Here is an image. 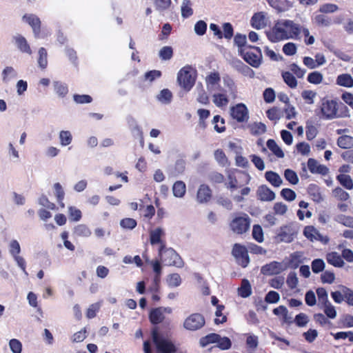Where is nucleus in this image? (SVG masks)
Wrapping results in <instances>:
<instances>
[{
    "mask_svg": "<svg viewBox=\"0 0 353 353\" xmlns=\"http://www.w3.org/2000/svg\"><path fill=\"white\" fill-rule=\"evenodd\" d=\"M212 123L214 124V130L218 133H222L225 131V121L220 115H215L213 117Z\"/></svg>",
    "mask_w": 353,
    "mask_h": 353,
    "instance_id": "nucleus-36",
    "label": "nucleus"
},
{
    "mask_svg": "<svg viewBox=\"0 0 353 353\" xmlns=\"http://www.w3.org/2000/svg\"><path fill=\"white\" fill-rule=\"evenodd\" d=\"M152 341L155 345L157 353H175L177 347L170 339L160 336L157 329L152 332Z\"/></svg>",
    "mask_w": 353,
    "mask_h": 353,
    "instance_id": "nucleus-4",
    "label": "nucleus"
},
{
    "mask_svg": "<svg viewBox=\"0 0 353 353\" xmlns=\"http://www.w3.org/2000/svg\"><path fill=\"white\" fill-rule=\"evenodd\" d=\"M337 145L341 149H352L353 148V137L341 135L336 140Z\"/></svg>",
    "mask_w": 353,
    "mask_h": 353,
    "instance_id": "nucleus-27",
    "label": "nucleus"
},
{
    "mask_svg": "<svg viewBox=\"0 0 353 353\" xmlns=\"http://www.w3.org/2000/svg\"><path fill=\"white\" fill-rule=\"evenodd\" d=\"M223 81L226 88V92L229 93L232 99H235L237 97L238 90L233 79L230 75L225 74L223 77Z\"/></svg>",
    "mask_w": 353,
    "mask_h": 353,
    "instance_id": "nucleus-21",
    "label": "nucleus"
},
{
    "mask_svg": "<svg viewBox=\"0 0 353 353\" xmlns=\"http://www.w3.org/2000/svg\"><path fill=\"white\" fill-rule=\"evenodd\" d=\"M307 168L312 174L326 175L329 172V169L325 165L319 164L316 159L312 158L308 159Z\"/></svg>",
    "mask_w": 353,
    "mask_h": 353,
    "instance_id": "nucleus-20",
    "label": "nucleus"
},
{
    "mask_svg": "<svg viewBox=\"0 0 353 353\" xmlns=\"http://www.w3.org/2000/svg\"><path fill=\"white\" fill-rule=\"evenodd\" d=\"M168 284L171 288L179 286L181 283V279L179 274H171L167 279Z\"/></svg>",
    "mask_w": 353,
    "mask_h": 353,
    "instance_id": "nucleus-61",
    "label": "nucleus"
},
{
    "mask_svg": "<svg viewBox=\"0 0 353 353\" xmlns=\"http://www.w3.org/2000/svg\"><path fill=\"white\" fill-rule=\"evenodd\" d=\"M281 76L283 81L289 88L294 89L297 87L298 81L292 72L289 71H284L282 72Z\"/></svg>",
    "mask_w": 353,
    "mask_h": 353,
    "instance_id": "nucleus-31",
    "label": "nucleus"
},
{
    "mask_svg": "<svg viewBox=\"0 0 353 353\" xmlns=\"http://www.w3.org/2000/svg\"><path fill=\"white\" fill-rule=\"evenodd\" d=\"M68 214L70 219L73 221H79L82 217L81 210L73 206L68 208Z\"/></svg>",
    "mask_w": 353,
    "mask_h": 353,
    "instance_id": "nucleus-59",
    "label": "nucleus"
},
{
    "mask_svg": "<svg viewBox=\"0 0 353 353\" xmlns=\"http://www.w3.org/2000/svg\"><path fill=\"white\" fill-rule=\"evenodd\" d=\"M266 144L268 149L278 158L284 157V152L274 139H268Z\"/></svg>",
    "mask_w": 353,
    "mask_h": 353,
    "instance_id": "nucleus-37",
    "label": "nucleus"
},
{
    "mask_svg": "<svg viewBox=\"0 0 353 353\" xmlns=\"http://www.w3.org/2000/svg\"><path fill=\"white\" fill-rule=\"evenodd\" d=\"M311 268L314 273L318 274L324 270L325 263L323 259H316L312 261Z\"/></svg>",
    "mask_w": 353,
    "mask_h": 353,
    "instance_id": "nucleus-55",
    "label": "nucleus"
},
{
    "mask_svg": "<svg viewBox=\"0 0 353 353\" xmlns=\"http://www.w3.org/2000/svg\"><path fill=\"white\" fill-rule=\"evenodd\" d=\"M214 157L217 162L222 165H225L228 163V158L224 151L221 149L215 150Z\"/></svg>",
    "mask_w": 353,
    "mask_h": 353,
    "instance_id": "nucleus-64",
    "label": "nucleus"
},
{
    "mask_svg": "<svg viewBox=\"0 0 353 353\" xmlns=\"http://www.w3.org/2000/svg\"><path fill=\"white\" fill-rule=\"evenodd\" d=\"M159 256L165 265L179 266L181 257L172 248H165L161 254L159 253Z\"/></svg>",
    "mask_w": 353,
    "mask_h": 353,
    "instance_id": "nucleus-10",
    "label": "nucleus"
},
{
    "mask_svg": "<svg viewBox=\"0 0 353 353\" xmlns=\"http://www.w3.org/2000/svg\"><path fill=\"white\" fill-rule=\"evenodd\" d=\"M321 114V118L325 120L343 118L349 116L347 107L343 103H338L332 99H326L322 101Z\"/></svg>",
    "mask_w": 353,
    "mask_h": 353,
    "instance_id": "nucleus-1",
    "label": "nucleus"
},
{
    "mask_svg": "<svg viewBox=\"0 0 353 353\" xmlns=\"http://www.w3.org/2000/svg\"><path fill=\"white\" fill-rule=\"evenodd\" d=\"M341 288L344 296V301L349 305L353 306V290L344 285H342Z\"/></svg>",
    "mask_w": 353,
    "mask_h": 353,
    "instance_id": "nucleus-60",
    "label": "nucleus"
},
{
    "mask_svg": "<svg viewBox=\"0 0 353 353\" xmlns=\"http://www.w3.org/2000/svg\"><path fill=\"white\" fill-rule=\"evenodd\" d=\"M230 114L238 122H245L249 119L248 110L246 105L242 103L231 107Z\"/></svg>",
    "mask_w": 353,
    "mask_h": 353,
    "instance_id": "nucleus-12",
    "label": "nucleus"
},
{
    "mask_svg": "<svg viewBox=\"0 0 353 353\" xmlns=\"http://www.w3.org/2000/svg\"><path fill=\"white\" fill-rule=\"evenodd\" d=\"M307 193L316 203H320L323 199L320 191V188L316 184L312 183L309 185Z\"/></svg>",
    "mask_w": 353,
    "mask_h": 353,
    "instance_id": "nucleus-26",
    "label": "nucleus"
},
{
    "mask_svg": "<svg viewBox=\"0 0 353 353\" xmlns=\"http://www.w3.org/2000/svg\"><path fill=\"white\" fill-rule=\"evenodd\" d=\"M232 254L236 259L237 263L242 268H246L248 265L250 258L245 246L235 243L233 245Z\"/></svg>",
    "mask_w": 353,
    "mask_h": 353,
    "instance_id": "nucleus-8",
    "label": "nucleus"
},
{
    "mask_svg": "<svg viewBox=\"0 0 353 353\" xmlns=\"http://www.w3.org/2000/svg\"><path fill=\"white\" fill-rule=\"evenodd\" d=\"M323 80V74L319 71H314L308 74L307 81L312 84H320Z\"/></svg>",
    "mask_w": 353,
    "mask_h": 353,
    "instance_id": "nucleus-41",
    "label": "nucleus"
},
{
    "mask_svg": "<svg viewBox=\"0 0 353 353\" xmlns=\"http://www.w3.org/2000/svg\"><path fill=\"white\" fill-rule=\"evenodd\" d=\"M225 309L223 305H218L216 310L215 312L216 318L214 319V323L216 325L224 323L227 321V316L223 314V311Z\"/></svg>",
    "mask_w": 353,
    "mask_h": 353,
    "instance_id": "nucleus-43",
    "label": "nucleus"
},
{
    "mask_svg": "<svg viewBox=\"0 0 353 353\" xmlns=\"http://www.w3.org/2000/svg\"><path fill=\"white\" fill-rule=\"evenodd\" d=\"M221 77L218 72H210L205 77V83L208 88L219 85Z\"/></svg>",
    "mask_w": 353,
    "mask_h": 353,
    "instance_id": "nucleus-33",
    "label": "nucleus"
},
{
    "mask_svg": "<svg viewBox=\"0 0 353 353\" xmlns=\"http://www.w3.org/2000/svg\"><path fill=\"white\" fill-rule=\"evenodd\" d=\"M54 188L58 203L60 204L61 208H64L65 205L63 203V200L64 199L65 192L62 188L61 185L59 183H56L54 185Z\"/></svg>",
    "mask_w": 353,
    "mask_h": 353,
    "instance_id": "nucleus-50",
    "label": "nucleus"
},
{
    "mask_svg": "<svg viewBox=\"0 0 353 353\" xmlns=\"http://www.w3.org/2000/svg\"><path fill=\"white\" fill-rule=\"evenodd\" d=\"M339 7L337 5L334 3H324L321 5L319 9V12L324 14L327 13H333L337 11Z\"/></svg>",
    "mask_w": 353,
    "mask_h": 353,
    "instance_id": "nucleus-56",
    "label": "nucleus"
},
{
    "mask_svg": "<svg viewBox=\"0 0 353 353\" xmlns=\"http://www.w3.org/2000/svg\"><path fill=\"white\" fill-rule=\"evenodd\" d=\"M150 242L152 245L159 244V253L161 254L165 249V242L162 240V236L165 233L161 228H157L150 231Z\"/></svg>",
    "mask_w": 353,
    "mask_h": 353,
    "instance_id": "nucleus-14",
    "label": "nucleus"
},
{
    "mask_svg": "<svg viewBox=\"0 0 353 353\" xmlns=\"http://www.w3.org/2000/svg\"><path fill=\"white\" fill-rule=\"evenodd\" d=\"M221 92L212 95L213 103L219 108L227 105L230 101L226 90H223V89H221Z\"/></svg>",
    "mask_w": 353,
    "mask_h": 353,
    "instance_id": "nucleus-25",
    "label": "nucleus"
},
{
    "mask_svg": "<svg viewBox=\"0 0 353 353\" xmlns=\"http://www.w3.org/2000/svg\"><path fill=\"white\" fill-rule=\"evenodd\" d=\"M193 14L192 2L190 0H183L181 6V15L183 18H188Z\"/></svg>",
    "mask_w": 353,
    "mask_h": 353,
    "instance_id": "nucleus-40",
    "label": "nucleus"
},
{
    "mask_svg": "<svg viewBox=\"0 0 353 353\" xmlns=\"http://www.w3.org/2000/svg\"><path fill=\"white\" fill-rule=\"evenodd\" d=\"M172 310L169 307H159L152 309L149 313V319L152 324L157 325L165 319V314H171Z\"/></svg>",
    "mask_w": 353,
    "mask_h": 353,
    "instance_id": "nucleus-11",
    "label": "nucleus"
},
{
    "mask_svg": "<svg viewBox=\"0 0 353 353\" xmlns=\"http://www.w3.org/2000/svg\"><path fill=\"white\" fill-rule=\"evenodd\" d=\"M23 20L32 28L34 37L39 38L41 25L40 19L34 14H26L23 16Z\"/></svg>",
    "mask_w": 353,
    "mask_h": 353,
    "instance_id": "nucleus-15",
    "label": "nucleus"
},
{
    "mask_svg": "<svg viewBox=\"0 0 353 353\" xmlns=\"http://www.w3.org/2000/svg\"><path fill=\"white\" fill-rule=\"evenodd\" d=\"M247 38L246 36L241 34H236L234 38V43L239 47V51L245 47H249L250 45H246Z\"/></svg>",
    "mask_w": 353,
    "mask_h": 353,
    "instance_id": "nucleus-58",
    "label": "nucleus"
},
{
    "mask_svg": "<svg viewBox=\"0 0 353 353\" xmlns=\"http://www.w3.org/2000/svg\"><path fill=\"white\" fill-rule=\"evenodd\" d=\"M302 263L301 254L299 252H293L290 255V257L287 261V264L285 267L290 268L291 269H296L299 265Z\"/></svg>",
    "mask_w": 353,
    "mask_h": 353,
    "instance_id": "nucleus-30",
    "label": "nucleus"
},
{
    "mask_svg": "<svg viewBox=\"0 0 353 353\" xmlns=\"http://www.w3.org/2000/svg\"><path fill=\"white\" fill-rule=\"evenodd\" d=\"M172 191L176 197H183L186 192L185 183L182 181H176L173 185Z\"/></svg>",
    "mask_w": 353,
    "mask_h": 353,
    "instance_id": "nucleus-35",
    "label": "nucleus"
},
{
    "mask_svg": "<svg viewBox=\"0 0 353 353\" xmlns=\"http://www.w3.org/2000/svg\"><path fill=\"white\" fill-rule=\"evenodd\" d=\"M196 77V71L191 66L186 65L179 71L177 81L184 90L189 91L194 85Z\"/></svg>",
    "mask_w": 353,
    "mask_h": 353,
    "instance_id": "nucleus-3",
    "label": "nucleus"
},
{
    "mask_svg": "<svg viewBox=\"0 0 353 353\" xmlns=\"http://www.w3.org/2000/svg\"><path fill=\"white\" fill-rule=\"evenodd\" d=\"M252 237L259 243H261L264 240L263 232L261 226L258 224H255L252 228Z\"/></svg>",
    "mask_w": 353,
    "mask_h": 353,
    "instance_id": "nucleus-49",
    "label": "nucleus"
},
{
    "mask_svg": "<svg viewBox=\"0 0 353 353\" xmlns=\"http://www.w3.org/2000/svg\"><path fill=\"white\" fill-rule=\"evenodd\" d=\"M331 334L334 336V339H348L350 342H353V332L347 331V332H339L335 334L331 333Z\"/></svg>",
    "mask_w": 353,
    "mask_h": 353,
    "instance_id": "nucleus-63",
    "label": "nucleus"
},
{
    "mask_svg": "<svg viewBox=\"0 0 353 353\" xmlns=\"http://www.w3.org/2000/svg\"><path fill=\"white\" fill-rule=\"evenodd\" d=\"M319 303L321 304L322 305L328 304L330 303L328 300V296L327 292L326 290L324 288H319L316 290Z\"/></svg>",
    "mask_w": 353,
    "mask_h": 353,
    "instance_id": "nucleus-46",
    "label": "nucleus"
},
{
    "mask_svg": "<svg viewBox=\"0 0 353 353\" xmlns=\"http://www.w3.org/2000/svg\"><path fill=\"white\" fill-rule=\"evenodd\" d=\"M336 84L345 88L353 86V78L350 74H342L337 77Z\"/></svg>",
    "mask_w": 353,
    "mask_h": 353,
    "instance_id": "nucleus-32",
    "label": "nucleus"
},
{
    "mask_svg": "<svg viewBox=\"0 0 353 353\" xmlns=\"http://www.w3.org/2000/svg\"><path fill=\"white\" fill-rule=\"evenodd\" d=\"M259 199L263 201H271L274 199L275 194L266 185H261L257 191Z\"/></svg>",
    "mask_w": 353,
    "mask_h": 353,
    "instance_id": "nucleus-22",
    "label": "nucleus"
},
{
    "mask_svg": "<svg viewBox=\"0 0 353 353\" xmlns=\"http://www.w3.org/2000/svg\"><path fill=\"white\" fill-rule=\"evenodd\" d=\"M285 179L292 185H296L299 183V177L294 170L286 169L284 171Z\"/></svg>",
    "mask_w": 353,
    "mask_h": 353,
    "instance_id": "nucleus-47",
    "label": "nucleus"
},
{
    "mask_svg": "<svg viewBox=\"0 0 353 353\" xmlns=\"http://www.w3.org/2000/svg\"><path fill=\"white\" fill-rule=\"evenodd\" d=\"M304 236L310 239V241H313L314 239H316V235H319L318 230L312 225L305 226L303 230Z\"/></svg>",
    "mask_w": 353,
    "mask_h": 353,
    "instance_id": "nucleus-52",
    "label": "nucleus"
},
{
    "mask_svg": "<svg viewBox=\"0 0 353 353\" xmlns=\"http://www.w3.org/2000/svg\"><path fill=\"white\" fill-rule=\"evenodd\" d=\"M265 34L268 39L272 43H279L288 40L283 19L275 20L273 26L265 31Z\"/></svg>",
    "mask_w": 353,
    "mask_h": 353,
    "instance_id": "nucleus-6",
    "label": "nucleus"
},
{
    "mask_svg": "<svg viewBox=\"0 0 353 353\" xmlns=\"http://www.w3.org/2000/svg\"><path fill=\"white\" fill-rule=\"evenodd\" d=\"M14 43L17 47V48L23 53H26L28 54H32V50L30 48V45L28 44L26 39L21 35L18 34L14 37Z\"/></svg>",
    "mask_w": 353,
    "mask_h": 353,
    "instance_id": "nucleus-23",
    "label": "nucleus"
},
{
    "mask_svg": "<svg viewBox=\"0 0 353 353\" xmlns=\"http://www.w3.org/2000/svg\"><path fill=\"white\" fill-rule=\"evenodd\" d=\"M238 294L242 298H247L251 295V285L247 279H243L241 281V286L238 288Z\"/></svg>",
    "mask_w": 353,
    "mask_h": 353,
    "instance_id": "nucleus-34",
    "label": "nucleus"
},
{
    "mask_svg": "<svg viewBox=\"0 0 353 353\" xmlns=\"http://www.w3.org/2000/svg\"><path fill=\"white\" fill-rule=\"evenodd\" d=\"M283 23L288 40H299L301 39V29L303 25L289 19H283Z\"/></svg>",
    "mask_w": 353,
    "mask_h": 353,
    "instance_id": "nucleus-7",
    "label": "nucleus"
},
{
    "mask_svg": "<svg viewBox=\"0 0 353 353\" xmlns=\"http://www.w3.org/2000/svg\"><path fill=\"white\" fill-rule=\"evenodd\" d=\"M59 139L61 145L66 146L71 143L72 136L70 131L62 130L59 133Z\"/></svg>",
    "mask_w": 353,
    "mask_h": 353,
    "instance_id": "nucleus-48",
    "label": "nucleus"
},
{
    "mask_svg": "<svg viewBox=\"0 0 353 353\" xmlns=\"http://www.w3.org/2000/svg\"><path fill=\"white\" fill-rule=\"evenodd\" d=\"M294 229L291 225H283L280 228L277 236L281 241L290 243L296 234Z\"/></svg>",
    "mask_w": 353,
    "mask_h": 353,
    "instance_id": "nucleus-17",
    "label": "nucleus"
},
{
    "mask_svg": "<svg viewBox=\"0 0 353 353\" xmlns=\"http://www.w3.org/2000/svg\"><path fill=\"white\" fill-rule=\"evenodd\" d=\"M205 323V318L201 314L193 313L185 319L183 327L188 330L195 331L202 328Z\"/></svg>",
    "mask_w": 353,
    "mask_h": 353,
    "instance_id": "nucleus-9",
    "label": "nucleus"
},
{
    "mask_svg": "<svg viewBox=\"0 0 353 353\" xmlns=\"http://www.w3.org/2000/svg\"><path fill=\"white\" fill-rule=\"evenodd\" d=\"M267 23L268 18L266 17V14L263 12L254 13L250 19L251 26L256 30H261L265 28Z\"/></svg>",
    "mask_w": 353,
    "mask_h": 353,
    "instance_id": "nucleus-18",
    "label": "nucleus"
},
{
    "mask_svg": "<svg viewBox=\"0 0 353 353\" xmlns=\"http://www.w3.org/2000/svg\"><path fill=\"white\" fill-rule=\"evenodd\" d=\"M332 192L334 197L342 201H347L350 198L349 194L340 187L334 189Z\"/></svg>",
    "mask_w": 353,
    "mask_h": 353,
    "instance_id": "nucleus-57",
    "label": "nucleus"
},
{
    "mask_svg": "<svg viewBox=\"0 0 353 353\" xmlns=\"http://www.w3.org/2000/svg\"><path fill=\"white\" fill-rule=\"evenodd\" d=\"M54 90L56 93L61 97H64L68 93V88L66 84L55 82Z\"/></svg>",
    "mask_w": 353,
    "mask_h": 353,
    "instance_id": "nucleus-62",
    "label": "nucleus"
},
{
    "mask_svg": "<svg viewBox=\"0 0 353 353\" xmlns=\"http://www.w3.org/2000/svg\"><path fill=\"white\" fill-rule=\"evenodd\" d=\"M286 270L283 264L278 261H272L263 265L261 268V273L263 275L271 276L279 274Z\"/></svg>",
    "mask_w": 353,
    "mask_h": 353,
    "instance_id": "nucleus-13",
    "label": "nucleus"
},
{
    "mask_svg": "<svg viewBox=\"0 0 353 353\" xmlns=\"http://www.w3.org/2000/svg\"><path fill=\"white\" fill-rule=\"evenodd\" d=\"M173 48L171 46H163L159 52V56L161 60L167 61L173 57Z\"/></svg>",
    "mask_w": 353,
    "mask_h": 353,
    "instance_id": "nucleus-45",
    "label": "nucleus"
},
{
    "mask_svg": "<svg viewBox=\"0 0 353 353\" xmlns=\"http://www.w3.org/2000/svg\"><path fill=\"white\" fill-rule=\"evenodd\" d=\"M74 234L77 236L88 237L92 234L89 228L84 224H79L74 227Z\"/></svg>",
    "mask_w": 353,
    "mask_h": 353,
    "instance_id": "nucleus-39",
    "label": "nucleus"
},
{
    "mask_svg": "<svg viewBox=\"0 0 353 353\" xmlns=\"http://www.w3.org/2000/svg\"><path fill=\"white\" fill-rule=\"evenodd\" d=\"M340 184L347 190L353 188V181L350 175L341 174L336 176Z\"/></svg>",
    "mask_w": 353,
    "mask_h": 353,
    "instance_id": "nucleus-38",
    "label": "nucleus"
},
{
    "mask_svg": "<svg viewBox=\"0 0 353 353\" xmlns=\"http://www.w3.org/2000/svg\"><path fill=\"white\" fill-rule=\"evenodd\" d=\"M265 179L274 187H279L283 183L280 175L273 171H267L265 173Z\"/></svg>",
    "mask_w": 353,
    "mask_h": 353,
    "instance_id": "nucleus-28",
    "label": "nucleus"
},
{
    "mask_svg": "<svg viewBox=\"0 0 353 353\" xmlns=\"http://www.w3.org/2000/svg\"><path fill=\"white\" fill-rule=\"evenodd\" d=\"M240 54L245 61L254 68H258L262 62V53L259 47H245L240 50Z\"/></svg>",
    "mask_w": 353,
    "mask_h": 353,
    "instance_id": "nucleus-5",
    "label": "nucleus"
},
{
    "mask_svg": "<svg viewBox=\"0 0 353 353\" xmlns=\"http://www.w3.org/2000/svg\"><path fill=\"white\" fill-rule=\"evenodd\" d=\"M212 196V190L208 185L202 184L199 186L196 194V199L199 203H208V201H210Z\"/></svg>",
    "mask_w": 353,
    "mask_h": 353,
    "instance_id": "nucleus-19",
    "label": "nucleus"
},
{
    "mask_svg": "<svg viewBox=\"0 0 353 353\" xmlns=\"http://www.w3.org/2000/svg\"><path fill=\"white\" fill-rule=\"evenodd\" d=\"M283 52L287 56H292L296 53L297 47L293 42H288L283 45Z\"/></svg>",
    "mask_w": 353,
    "mask_h": 353,
    "instance_id": "nucleus-54",
    "label": "nucleus"
},
{
    "mask_svg": "<svg viewBox=\"0 0 353 353\" xmlns=\"http://www.w3.org/2000/svg\"><path fill=\"white\" fill-rule=\"evenodd\" d=\"M220 339V335L215 333L209 334L207 336L202 337L200 340L201 345L204 347L210 343H217Z\"/></svg>",
    "mask_w": 353,
    "mask_h": 353,
    "instance_id": "nucleus-42",
    "label": "nucleus"
},
{
    "mask_svg": "<svg viewBox=\"0 0 353 353\" xmlns=\"http://www.w3.org/2000/svg\"><path fill=\"white\" fill-rule=\"evenodd\" d=\"M276 14L288 11L292 7V3L288 0H265Z\"/></svg>",
    "mask_w": 353,
    "mask_h": 353,
    "instance_id": "nucleus-16",
    "label": "nucleus"
},
{
    "mask_svg": "<svg viewBox=\"0 0 353 353\" xmlns=\"http://www.w3.org/2000/svg\"><path fill=\"white\" fill-rule=\"evenodd\" d=\"M250 223L251 219L246 213H235L229 223V227L234 234L242 235L249 231Z\"/></svg>",
    "mask_w": 353,
    "mask_h": 353,
    "instance_id": "nucleus-2",
    "label": "nucleus"
},
{
    "mask_svg": "<svg viewBox=\"0 0 353 353\" xmlns=\"http://www.w3.org/2000/svg\"><path fill=\"white\" fill-rule=\"evenodd\" d=\"M47 51L44 48H41L39 50L38 63L41 68L45 69L48 65Z\"/></svg>",
    "mask_w": 353,
    "mask_h": 353,
    "instance_id": "nucleus-51",
    "label": "nucleus"
},
{
    "mask_svg": "<svg viewBox=\"0 0 353 353\" xmlns=\"http://www.w3.org/2000/svg\"><path fill=\"white\" fill-rule=\"evenodd\" d=\"M336 221L345 227L353 228V216L339 214L336 219Z\"/></svg>",
    "mask_w": 353,
    "mask_h": 353,
    "instance_id": "nucleus-44",
    "label": "nucleus"
},
{
    "mask_svg": "<svg viewBox=\"0 0 353 353\" xmlns=\"http://www.w3.org/2000/svg\"><path fill=\"white\" fill-rule=\"evenodd\" d=\"M325 259L327 263L336 268L343 267L345 263L341 256L336 252H331L326 254Z\"/></svg>",
    "mask_w": 353,
    "mask_h": 353,
    "instance_id": "nucleus-24",
    "label": "nucleus"
},
{
    "mask_svg": "<svg viewBox=\"0 0 353 353\" xmlns=\"http://www.w3.org/2000/svg\"><path fill=\"white\" fill-rule=\"evenodd\" d=\"M314 21L319 27H328L333 23L330 17L323 13L316 14L314 18Z\"/></svg>",
    "mask_w": 353,
    "mask_h": 353,
    "instance_id": "nucleus-29",
    "label": "nucleus"
},
{
    "mask_svg": "<svg viewBox=\"0 0 353 353\" xmlns=\"http://www.w3.org/2000/svg\"><path fill=\"white\" fill-rule=\"evenodd\" d=\"M301 35L305 37L304 42L306 45H312L315 42L314 36L310 35L309 29L303 25L301 29Z\"/></svg>",
    "mask_w": 353,
    "mask_h": 353,
    "instance_id": "nucleus-53",
    "label": "nucleus"
}]
</instances>
